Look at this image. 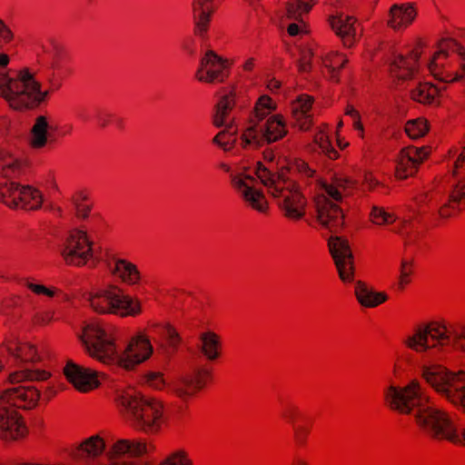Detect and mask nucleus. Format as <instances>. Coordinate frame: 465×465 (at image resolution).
I'll return each mask as SVG.
<instances>
[{
  "label": "nucleus",
  "mask_w": 465,
  "mask_h": 465,
  "mask_svg": "<svg viewBox=\"0 0 465 465\" xmlns=\"http://www.w3.org/2000/svg\"><path fill=\"white\" fill-rule=\"evenodd\" d=\"M153 353V346L146 334L139 332L131 338L124 356L118 355L115 362L126 371L134 370L137 365L148 360Z\"/></svg>",
  "instance_id": "obj_14"
},
{
  "label": "nucleus",
  "mask_w": 465,
  "mask_h": 465,
  "mask_svg": "<svg viewBox=\"0 0 465 465\" xmlns=\"http://www.w3.org/2000/svg\"><path fill=\"white\" fill-rule=\"evenodd\" d=\"M421 54L420 47H415L407 54H398L390 64L391 73L397 78L407 80L418 71V61Z\"/></svg>",
  "instance_id": "obj_26"
},
{
  "label": "nucleus",
  "mask_w": 465,
  "mask_h": 465,
  "mask_svg": "<svg viewBox=\"0 0 465 465\" xmlns=\"http://www.w3.org/2000/svg\"><path fill=\"white\" fill-rule=\"evenodd\" d=\"M235 104L236 93L234 89H232L229 92H223L221 94L214 107L215 112L213 116V124L215 127L220 128L225 125L227 118L235 106Z\"/></svg>",
  "instance_id": "obj_37"
},
{
  "label": "nucleus",
  "mask_w": 465,
  "mask_h": 465,
  "mask_svg": "<svg viewBox=\"0 0 465 465\" xmlns=\"http://www.w3.org/2000/svg\"><path fill=\"white\" fill-rule=\"evenodd\" d=\"M154 449L155 448L152 443H147L142 440L122 439L113 444L109 453L111 459L114 460L124 455H127L129 457H140L143 454L153 451Z\"/></svg>",
  "instance_id": "obj_27"
},
{
  "label": "nucleus",
  "mask_w": 465,
  "mask_h": 465,
  "mask_svg": "<svg viewBox=\"0 0 465 465\" xmlns=\"http://www.w3.org/2000/svg\"><path fill=\"white\" fill-rule=\"evenodd\" d=\"M383 401L386 407L401 415H409L416 411L417 426L431 439L452 443L460 441L449 414L428 406L430 397L418 380H411L403 387L388 386L383 391Z\"/></svg>",
  "instance_id": "obj_1"
},
{
  "label": "nucleus",
  "mask_w": 465,
  "mask_h": 465,
  "mask_svg": "<svg viewBox=\"0 0 465 465\" xmlns=\"http://www.w3.org/2000/svg\"><path fill=\"white\" fill-rule=\"evenodd\" d=\"M120 412L134 426L147 434H156L163 424V404L156 398L134 391H124L116 398Z\"/></svg>",
  "instance_id": "obj_4"
},
{
  "label": "nucleus",
  "mask_w": 465,
  "mask_h": 465,
  "mask_svg": "<svg viewBox=\"0 0 465 465\" xmlns=\"http://www.w3.org/2000/svg\"><path fill=\"white\" fill-rule=\"evenodd\" d=\"M397 216L381 206H372L370 213V221L376 225H390L395 223Z\"/></svg>",
  "instance_id": "obj_45"
},
{
  "label": "nucleus",
  "mask_w": 465,
  "mask_h": 465,
  "mask_svg": "<svg viewBox=\"0 0 465 465\" xmlns=\"http://www.w3.org/2000/svg\"><path fill=\"white\" fill-rule=\"evenodd\" d=\"M299 173L304 177H312L314 171L302 159H294L282 167L278 172L271 170L262 162H258L255 174L266 187L267 193L274 199H278L279 209L286 219L297 222L306 213L307 200L300 189L297 182L291 177Z\"/></svg>",
  "instance_id": "obj_2"
},
{
  "label": "nucleus",
  "mask_w": 465,
  "mask_h": 465,
  "mask_svg": "<svg viewBox=\"0 0 465 465\" xmlns=\"http://www.w3.org/2000/svg\"><path fill=\"white\" fill-rule=\"evenodd\" d=\"M213 379V370L208 366H202L184 375L175 386L174 393L177 397L187 400L201 391Z\"/></svg>",
  "instance_id": "obj_19"
},
{
  "label": "nucleus",
  "mask_w": 465,
  "mask_h": 465,
  "mask_svg": "<svg viewBox=\"0 0 465 465\" xmlns=\"http://www.w3.org/2000/svg\"><path fill=\"white\" fill-rule=\"evenodd\" d=\"M317 0H288L286 3L287 17L293 20H302V15L308 14Z\"/></svg>",
  "instance_id": "obj_42"
},
{
  "label": "nucleus",
  "mask_w": 465,
  "mask_h": 465,
  "mask_svg": "<svg viewBox=\"0 0 465 465\" xmlns=\"http://www.w3.org/2000/svg\"><path fill=\"white\" fill-rule=\"evenodd\" d=\"M74 115L81 122H89L92 118L90 109L85 106H77L74 108Z\"/></svg>",
  "instance_id": "obj_61"
},
{
  "label": "nucleus",
  "mask_w": 465,
  "mask_h": 465,
  "mask_svg": "<svg viewBox=\"0 0 465 465\" xmlns=\"http://www.w3.org/2000/svg\"><path fill=\"white\" fill-rule=\"evenodd\" d=\"M159 465H193V461L187 450L177 449L170 452Z\"/></svg>",
  "instance_id": "obj_48"
},
{
  "label": "nucleus",
  "mask_w": 465,
  "mask_h": 465,
  "mask_svg": "<svg viewBox=\"0 0 465 465\" xmlns=\"http://www.w3.org/2000/svg\"><path fill=\"white\" fill-rule=\"evenodd\" d=\"M413 272V264L410 261L403 260L401 264V272L399 278V289L404 290V288L411 282V276Z\"/></svg>",
  "instance_id": "obj_56"
},
{
  "label": "nucleus",
  "mask_w": 465,
  "mask_h": 465,
  "mask_svg": "<svg viewBox=\"0 0 465 465\" xmlns=\"http://www.w3.org/2000/svg\"><path fill=\"white\" fill-rule=\"evenodd\" d=\"M314 102V98L309 94H301L298 98L292 103V114L301 113V114H310L312 104Z\"/></svg>",
  "instance_id": "obj_53"
},
{
  "label": "nucleus",
  "mask_w": 465,
  "mask_h": 465,
  "mask_svg": "<svg viewBox=\"0 0 465 465\" xmlns=\"http://www.w3.org/2000/svg\"><path fill=\"white\" fill-rule=\"evenodd\" d=\"M274 109L275 106L273 105L272 99L268 95H262L255 104L254 116L258 121H262Z\"/></svg>",
  "instance_id": "obj_49"
},
{
  "label": "nucleus",
  "mask_w": 465,
  "mask_h": 465,
  "mask_svg": "<svg viewBox=\"0 0 465 465\" xmlns=\"http://www.w3.org/2000/svg\"><path fill=\"white\" fill-rule=\"evenodd\" d=\"M453 347L457 350L465 351V326L464 325L455 326Z\"/></svg>",
  "instance_id": "obj_60"
},
{
  "label": "nucleus",
  "mask_w": 465,
  "mask_h": 465,
  "mask_svg": "<svg viewBox=\"0 0 465 465\" xmlns=\"http://www.w3.org/2000/svg\"><path fill=\"white\" fill-rule=\"evenodd\" d=\"M225 129L219 132L213 138V143L221 147L223 151L227 152L233 148L235 138V131H232V125L225 124Z\"/></svg>",
  "instance_id": "obj_47"
},
{
  "label": "nucleus",
  "mask_w": 465,
  "mask_h": 465,
  "mask_svg": "<svg viewBox=\"0 0 465 465\" xmlns=\"http://www.w3.org/2000/svg\"><path fill=\"white\" fill-rule=\"evenodd\" d=\"M349 60L346 54L331 51L322 56L321 73L324 78L334 84L341 81V72Z\"/></svg>",
  "instance_id": "obj_30"
},
{
  "label": "nucleus",
  "mask_w": 465,
  "mask_h": 465,
  "mask_svg": "<svg viewBox=\"0 0 465 465\" xmlns=\"http://www.w3.org/2000/svg\"><path fill=\"white\" fill-rule=\"evenodd\" d=\"M254 179L249 175L235 176L232 186L241 193L244 203L253 211L269 215L270 207L264 193L253 187Z\"/></svg>",
  "instance_id": "obj_16"
},
{
  "label": "nucleus",
  "mask_w": 465,
  "mask_h": 465,
  "mask_svg": "<svg viewBox=\"0 0 465 465\" xmlns=\"http://www.w3.org/2000/svg\"><path fill=\"white\" fill-rule=\"evenodd\" d=\"M89 302L92 309L100 314L135 317L142 313L140 301L129 295H125L123 291L115 285H110L105 289L91 292Z\"/></svg>",
  "instance_id": "obj_7"
},
{
  "label": "nucleus",
  "mask_w": 465,
  "mask_h": 465,
  "mask_svg": "<svg viewBox=\"0 0 465 465\" xmlns=\"http://www.w3.org/2000/svg\"><path fill=\"white\" fill-rule=\"evenodd\" d=\"M59 252L64 264L70 267L88 266L94 269L102 260L100 252L94 247V242L83 230L71 231Z\"/></svg>",
  "instance_id": "obj_8"
},
{
  "label": "nucleus",
  "mask_w": 465,
  "mask_h": 465,
  "mask_svg": "<svg viewBox=\"0 0 465 465\" xmlns=\"http://www.w3.org/2000/svg\"><path fill=\"white\" fill-rule=\"evenodd\" d=\"M440 89L433 84L429 82L420 83L411 92V99L423 104H439Z\"/></svg>",
  "instance_id": "obj_39"
},
{
  "label": "nucleus",
  "mask_w": 465,
  "mask_h": 465,
  "mask_svg": "<svg viewBox=\"0 0 465 465\" xmlns=\"http://www.w3.org/2000/svg\"><path fill=\"white\" fill-rule=\"evenodd\" d=\"M153 327L158 328L160 330L161 334L165 339L169 347L173 350H176L181 343V337L177 331L171 325H161L155 324Z\"/></svg>",
  "instance_id": "obj_51"
},
{
  "label": "nucleus",
  "mask_w": 465,
  "mask_h": 465,
  "mask_svg": "<svg viewBox=\"0 0 465 465\" xmlns=\"http://www.w3.org/2000/svg\"><path fill=\"white\" fill-rule=\"evenodd\" d=\"M328 246L340 279L343 282H351L354 280V265L348 240L339 236L331 237Z\"/></svg>",
  "instance_id": "obj_13"
},
{
  "label": "nucleus",
  "mask_w": 465,
  "mask_h": 465,
  "mask_svg": "<svg viewBox=\"0 0 465 465\" xmlns=\"http://www.w3.org/2000/svg\"><path fill=\"white\" fill-rule=\"evenodd\" d=\"M0 202L10 209L35 211L43 204V193L29 184L5 183L0 186Z\"/></svg>",
  "instance_id": "obj_11"
},
{
  "label": "nucleus",
  "mask_w": 465,
  "mask_h": 465,
  "mask_svg": "<svg viewBox=\"0 0 465 465\" xmlns=\"http://www.w3.org/2000/svg\"><path fill=\"white\" fill-rule=\"evenodd\" d=\"M50 130L52 127L49 125L47 117L37 116L30 131V146L33 149H42L48 144L54 143L55 140L50 134Z\"/></svg>",
  "instance_id": "obj_33"
},
{
  "label": "nucleus",
  "mask_w": 465,
  "mask_h": 465,
  "mask_svg": "<svg viewBox=\"0 0 465 465\" xmlns=\"http://www.w3.org/2000/svg\"><path fill=\"white\" fill-rule=\"evenodd\" d=\"M326 197H330L332 200L339 202L341 200V193L338 187L334 184H327L324 187Z\"/></svg>",
  "instance_id": "obj_62"
},
{
  "label": "nucleus",
  "mask_w": 465,
  "mask_h": 465,
  "mask_svg": "<svg viewBox=\"0 0 465 465\" xmlns=\"http://www.w3.org/2000/svg\"><path fill=\"white\" fill-rule=\"evenodd\" d=\"M420 376L440 398L465 411V371L430 364L421 368Z\"/></svg>",
  "instance_id": "obj_5"
},
{
  "label": "nucleus",
  "mask_w": 465,
  "mask_h": 465,
  "mask_svg": "<svg viewBox=\"0 0 465 465\" xmlns=\"http://www.w3.org/2000/svg\"><path fill=\"white\" fill-rule=\"evenodd\" d=\"M430 349H440L453 345L455 326L447 327L440 322H430L422 325Z\"/></svg>",
  "instance_id": "obj_28"
},
{
  "label": "nucleus",
  "mask_w": 465,
  "mask_h": 465,
  "mask_svg": "<svg viewBox=\"0 0 465 465\" xmlns=\"http://www.w3.org/2000/svg\"><path fill=\"white\" fill-rule=\"evenodd\" d=\"M66 380L80 392H88L100 386L98 372L68 361L63 370Z\"/></svg>",
  "instance_id": "obj_18"
},
{
  "label": "nucleus",
  "mask_w": 465,
  "mask_h": 465,
  "mask_svg": "<svg viewBox=\"0 0 465 465\" xmlns=\"http://www.w3.org/2000/svg\"><path fill=\"white\" fill-rule=\"evenodd\" d=\"M86 353L103 364L112 365L118 361L115 337L112 331L97 322L86 324L80 336Z\"/></svg>",
  "instance_id": "obj_9"
},
{
  "label": "nucleus",
  "mask_w": 465,
  "mask_h": 465,
  "mask_svg": "<svg viewBox=\"0 0 465 465\" xmlns=\"http://www.w3.org/2000/svg\"><path fill=\"white\" fill-rule=\"evenodd\" d=\"M294 118V125L297 126L301 131H308L313 124V116L311 114H292Z\"/></svg>",
  "instance_id": "obj_58"
},
{
  "label": "nucleus",
  "mask_w": 465,
  "mask_h": 465,
  "mask_svg": "<svg viewBox=\"0 0 465 465\" xmlns=\"http://www.w3.org/2000/svg\"><path fill=\"white\" fill-rule=\"evenodd\" d=\"M73 201L75 206L76 216L85 219L89 216L92 208V202L83 193H77L74 195Z\"/></svg>",
  "instance_id": "obj_50"
},
{
  "label": "nucleus",
  "mask_w": 465,
  "mask_h": 465,
  "mask_svg": "<svg viewBox=\"0 0 465 465\" xmlns=\"http://www.w3.org/2000/svg\"><path fill=\"white\" fill-rule=\"evenodd\" d=\"M50 376L46 371L25 369L12 372L8 380L10 383L15 384L24 381H46Z\"/></svg>",
  "instance_id": "obj_43"
},
{
  "label": "nucleus",
  "mask_w": 465,
  "mask_h": 465,
  "mask_svg": "<svg viewBox=\"0 0 465 465\" xmlns=\"http://www.w3.org/2000/svg\"><path fill=\"white\" fill-rule=\"evenodd\" d=\"M313 53L309 47L300 49L299 58L296 62L297 70L300 74L310 73L312 68Z\"/></svg>",
  "instance_id": "obj_52"
},
{
  "label": "nucleus",
  "mask_w": 465,
  "mask_h": 465,
  "mask_svg": "<svg viewBox=\"0 0 465 465\" xmlns=\"http://www.w3.org/2000/svg\"><path fill=\"white\" fill-rule=\"evenodd\" d=\"M25 286L35 295L46 296L49 298H53L60 292V290L55 287H46L43 284L34 283L29 281L25 282Z\"/></svg>",
  "instance_id": "obj_55"
},
{
  "label": "nucleus",
  "mask_w": 465,
  "mask_h": 465,
  "mask_svg": "<svg viewBox=\"0 0 465 465\" xmlns=\"http://www.w3.org/2000/svg\"><path fill=\"white\" fill-rule=\"evenodd\" d=\"M402 344L417 353H424L430 350L422 325H419L415 328L412 334L406 336L402 341Z\"/></svg>",
  "instance_id": "obj_41"
},
{
  "label": "nucleus",
  "mask_w": 465,
  "mask_h": 465,
  "mask_svg": "<svg viewBox=\"0 0 465 465\" xmlns=\"http://www.w3.org/2000/svg\"><path fill=\"white\" fill-rule=\"evenodd\" d=\"M328 23L345 47L351 48L354 45L357 41L355 26L357 19L354 16L344 15L342 13L337 12L336 15H329Z\"/></svg>",
  "instance_id": "obj_22"
},
{
  "label": "nucleus",
  "mask_w": 465,
  "mask_h": 465,
  "mask_svg": "<svg viewBox=\"0 0 465 465\" xmlns=\"http://www.w3.org/2000/svg\"><path fill=\"white\" fill-rule=\"evenodd\" d=\"M199 350L206 360L210 361L218 360L223 353L221 336L212 331L200 333Z\"/></svg>",
  "instance_id": "obj_35"
},
{
  "label": "nucleus",
  "mask_w": 465,
  "mask_h": 465,
  "mask_svg": "<svg viewBox=\"0 0 465 465\" xmlns=\"http://www.w3.org/2000/svg\"><path fill=\"white\" fill-rule=\"evenodd\" d=\"M230 74L228 60L222 58L210 50L201 60V64L195 76L200 82L207 84L223 83Z\"/></svg>",
  "instance_id": "obj_15"
},
{
  "label": "nucleus",
  "mask_w": 465,
  "mask_h": 465,
  "mask_svg": "<svg viewBox=\"0 0 465 465\" xmlns=\"http://www.w3.org/2000/svg\"><path fill=\"white\" fill-rule=\"evenodd\" d=\"M6 350L9 354L25 362H35L40 359L36 347L29 342L9 341Z\"/></svg>",
  "instance_id": "obj_38"
},
{
  "label": "nucleus",
  "mask_w": 465,
  "mask_h": 465,
  "mask_svg": "<svg viewBox=\"0 0 465 465\" xmlns=\"http://www.w3.org/2000/svg\"><path fill=\"white\" fill-rule=\"evenodd\" d=\"M428 154L426 147L408 146L401 149L396 163L395 176L401 180L413 176Z\"/></svg>",
  "instance_id": "obj_20"
},
{
  "label": "nucleus",
  "mask_w": 465,
  "mask_h": 465,
  "mask_svg": "<svg viewBox=\"0 0 465 465\" xmlns=\"http://www.w3.org/2000/svg\"><path fill=\"white\" fill-rule=\"evenodd\" d=\"M316 141H318L320 148L322 153L326 154L330 159L336 160L339 158V152L331 145V142L324 134H320L316 136Z\"/></svg>",
  "instance_id": "obj_57"
},
{
  "label": "nucleus",
  "mask_w": 465,
  "mask_h": 465,
  "mask_svg": "<svg viewBox=\"0 0 465 465\" xmlns=\"http://www.w3.org/2000/svg\"><path fill=\"white\" fill-rule=\"evenodd\" d=\"M30 163L26 158L14 154L10 150L0 148V176L17 179L26 174Z\"/></svg>",
  "instance_id": "obj_25"
},
{
  "label": "nucleus",
  "mask_w": 465,
  "mask_h": 465,
  "mask_svg": "<svg viewBox=\"0 0 465 465\" xmlns=\"http://www.w3.org/2000/svg\"><path fill=\"white\" fill-rule=\"evenodd\" d=\"M363 184L368 190L372 191L380 185V183L371 173H367L364 174Z\"/></svg>",
  "instance_id": "obj_64"
},
{
  "label": "nucleus",
  "mask_w": 465,
  "mask_h": 465,
  "mask_svg": "<svg viewBox=\"0 0 465 465\" xmlns=\"http://www.w3.org/2000/svg\"><path fill=\"white\" fill-rule=\"evenodd\" d=\"M465 210V180L459 181L450 190L448 201L439 209V216L449 219Z\"/></svg>",
  "instance_id": "obj_29"
},
{
  "label": "nucleus",
  "mask_w": 465,
  "mask_h": 465,
  "mask_svg": "<svg viewBox=\"0 0 465 465\" xmlns=\"http://www.w3.org/2000/svg\"><path fill=\"white\" fill-rule=\"evenodd\" d=\"M417 15L414 3L393 4L389 9L386 25L393 31H403L412 25Z\"/></svg>",
  "instance_id": "obj_23"
},
{
  "label": "nucleus",
  "mask_w": 465,
  "mask_h": 465,
  "mask_svg": "<svg viewBox=\"0 0 465 465\" xmlns=\"http://www.w3.org/2000/svg\"><path fill=\"white\" fill-rule=\"evenodd\" d=\"M463 168H465V146L462 147L453 165V174L459 173Z\"/></svg>",
  "instance_id": "obj_63"
},
{
  "label": "nucleus",
  "mask_w": 465,
  "mask_h": 465,
  "mask_svg": "<svg viewBox=\"0 0 465 465\" xmlns=\"http://www.w3.org/2000/svg\"><path fill=\"white\" fill-rule=\"evenodd\" d=\"M316 208L317 217L322 225L331 231L342 226L344 215L337 203H334L324 195H319L316 198Z\"/></svg>",
  "instance_id": "obj_24"
},
{
  "label": "nucleus",
  "mask_w": 465,
  "mask_h": 465,
  "mask_svg": "<svg viewBox=\"0 0 465 465\" xmlns=\"http://www.w3.org/2000/svg\"><path fill=\"white\" fill-rule=\"evenodd\" d=\"M114 266L111 267L110 261L107 259V266L110 268L111 274L119 279L121 282L127 285H136L141 282V272L136 264L122 258L112 257Z\"/></svg>",
  "instance_id": "obj_31"
},
{
  "label": "nucleus",
  "mask_w": 465,
  "mask_h": 465,
  "mask_svg": "<svg viewBox=\"0 0 465 465\" xmlns=\"http://www.w3.org/2000/svg\"><path fill=\"white\" fill-rule=\"evenodd\" d=\"M0 439L13 440L24 438L27 428L18 411L6 404H0Z\"/></svg>",
  "instance_id": "obj_21"
},
{
  "label": "nucleus",
  "mask_w": 465,
  "mask_h": 465,
  "mask_svg": "<svg viewBox=\"0 0 465 465\" xmlns=\"http://www.w3.org/2000/svg\"><path fill=\"white\" fill-rule=\"evenodd\" d=\"M143 382L149 388L161 391L165 386L163 374L159 371H149L143 375Z\"/></svg>",
  "instance_id": "obj_54"
},
{
  "label": "nucleus",
  "mask_w": 465,
  "mask_h": 465,
  "mask_svg": "<svg viewBox=\"0 0 465 465\" xmlns=\"http://www.w3.org/2000/svg\"><path fill=\"white\" fill-rule=\"evenodd\" d=\"M105 449V441L99 435H93L83 440L71 450V457L75 460L94 459L100 456Z\"/></svg>",
  "instance_id": "obj_32"
},
{
  "label": "nucleus",
  "mask_w": 465,
  "mask_h": 465,
  "mask_svg": "<svg viewBox=\"0 0 465 465\" xmlns=\"http://www.w3.org/2000/svg\"><path fill=\"white\" fill-rule=\"evenodd\" d=\"M354 294L358 302L365 308L377 307L388 300L384 292H375L364 282L358 281L355 284Z\"/></svg>",
  "instance_id": "obj_36"
},
{
  "label": "nucleus",
  "mask_w": 465,
  "mask_h": 465,
  "mask_svg": "<svg viewBox=\"0 0 465 465\" xmlns=\"http://www.w3.org/2000/svg\"><path fill=\"white\" fill-rule=\"evenodd\" d=\"M213 0H195L193 4L194 34L204 37L209 30L211 16L214 12Z\"/></svg>",
  "instance_id": "obj_34"
},
{
  "label": "nucleus",
  "mask_w": 465,
  "mask_h": 465,
  "mask_svg": "<svg viewBox=\"0 0 465 465\" xmlns=\"http://www.w3.org/2000/svg\"><path fill=\"white\" fill-rule=\"evenodd\" d=\"M96 121L98 126L101 128L113 126L120 131L125 128V119L115 114L99 112L96 116Z\"/></svg>",
  "instance_id": "obj_46"
},
{
  "label": "nucleus",
  "mask_w": 465,
  "mask_h": 465,
  "mask_svg": "<svg viewBox=\"0 0 465 465\" xmlns=\"http://www.w3.org/2000/svg\"><path fill=\"white\" fill-rule=\"evenodd\" d=\"M43 79L47 86L45 91L29 68H23L14 75L0 73V96L15 110L35 109L59 91L67 78L48 66L43 72Z\"/></svg>",
  "instance_id": "obj_3"
},
{
  "label": "nucleus",
  "mask_w": 465,
  "mask_h": 465,
  "mask_svg": "<svg viewBox=\"0 0 465 465\" xmlns=\"http://www.w3.org/2000/svg\"><path fill=\"white\" fill-rule=\"evenodd\" d=\"M430 74L439 81L465 80V49L455 39H442L429 64Z\"/></svg>",
  "instance_id": "obj_6"
},
{
  "label": "nucleus",
  "mask_w": 465,
  "mask_h": 465,
  "mask_svg": "<svg viewBox=\"0 0 465 465\" xmlns=\"http://www.w3.org/2000/svg\"><path fill=\"white\" fill-rule=\"evenodd\" d=\"M287 134L283 116L275 114L264 124H256L248 127L241 136L243 148L257 149L282 139Z\"/></svg>",
  "instance_id": "obj_10"
},
{
  "label": "nucleus",
  "mask_w": 465,
  "mask_h": 465,
  "mask_svg": "<svg viewBox=\"0 0 465 465\" xmlns=\"http://www.w3.org/2000/svg\"><path fill=\"white\" fill-rule=\"evenodd\" d=\"M429 129L428 121L422 117L409 120L405 124L406 134L413 140L423 137L429 132Z\"/></svg>",
  "instance_id": "obj_44"
},
{
  "label": "nucleus",
  "mask_w": 465,
  "mask_h": 465,
  "mask_svg": "<svg viewBox=\"0 0 465 465\" xmlns=\"http://www.w3.org/2000/svg\"><path fill=\"white\" fill-rule=\"evenodd\" d=\"M40 391L35 386L20 385L5 390L0 394V404L14 409L32 410L40 400Z\"/></svg>",
  "instance_id": "obj_17"
},
{
  "label": "nucleus",
  "mask_w": 465,
  "mask_h": 465,
  "mask_svg": "<svg viewBox=\"0 0 465 465\" xmlns=\"http://www.w3.org/2000/svg\"><path fill=\"white\" fill-rule=\"evenodd\" d=\"M14 39V33L10 27L0 19V49L10 44Z\"/></svg>",
  "instance_id": "obj_59"
},
{
  "label": "nucleus",
  "mask_w": 465,
  "mask_h": 465,
  "mask_svg": "<svg viewBox=\"0 0 465 465\" xmlns=\"http://www.w3.org/2000/svg\"><path fill=\"white\" fill-rule=\"evenodd\" d=\"M49 66L65 78H69L74 71L72 56L67 50L61 46L54 47Z\"/></svg>",
  "instance_id": "obj_40"
},
{
  "label": "nucleus",
  "mask_w": 465,
  "mask_h": 465,
  "mask_svg": "<svg viewBox=\"0 0 465 465\" xmlns=\"http://www.w3.org/2000/svg\"><path fill=\"white\" fill-rule=\"evenodd\" d=\"M280 417L292 426L293 443L298 448H305L314 425V418L304 413L293 402L282 404Z\"/></svg>",
  "instance_id": "obj_12"
}]
</instances>
